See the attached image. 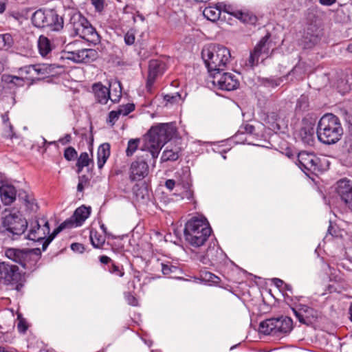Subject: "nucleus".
Segmentation results:
<instances>
[{"mask_svg": "<svg viewBox=\"0 0 352 352\" xmlns=\"http://www.w3.org/2000/svg\"><path fill=\"white\" fill-rule=\"evenodd\" d=\"M177 133L175 124L173 122L160 123L153 126L144 138L142 151H146L155 162L163 146L170 141Z\"/></svg>", "mask_w": 352, "mask_h": 352, "instance_id": "f257e3e1", "label": "nucleus"}, {"mask_svg": "<svg viewBox=\"0 0 352 352\" xmlns=\"http://www.w3.org/2000/svg\"><path fill=\"white\" fill-rule=\"evenodd\" d=\"M201 58L211 77L226 69L227 65L230 62L231 54L225 46L209 45L203 47Z\"/></svg>", "mask_w": 352, "mask_h": 352, "instance_id": "f03ea898", "label": "nucleus"}, {"mask_svg": "<svg viewBox=\"0 0 352 352\" xmlns=\"http://www.w3.org/2000/svg\"><path fill=\"white\" fill-rule=\"evenodd\" d=\"M211 232L212 229L206 218L192 217L185 224L184 236L189 245L199 248L206 243Z\"/></svg>", "mask_w": 352, "mask_h": 352, "instance_id": "7ed1b4c3", "label": "nucleus"}, {"mask_svg": "<svg viewBox=\"0 0 352 352\" xmlns=\"http://www.w3.org/2000/svg\"><path fill=\"white\" fill-rule=\"evenodd\" d=\"M316 133L319 141L325 144H332L340 140L343 129L337 116L326 113L320 119Z\"/></svg>", "mask_w": 352, "mask_h": 352, "instance_id": "20e7f679", "label": "nucleus"}, {"mask_svg": "<svg viewBox=\"0 0 352 352\" xmlns=\"http://www.w3.org/2000/svg\"><path fill=\"white\" fill-rule=\"evenodd\" d=\"M69 15V21L67 26L74 36H79L80 38L94 44L100 42L99 34L88 19L80 12H71Z\"/></svg>", "mask_w": 352, "mask_h": 352, "instance_id": "39448f33", "label": "nucleus"}, {"mask_svg": "<svg viewBox=\"0 0 352 352\" xmlns=\"http://www.w3.org/2000/svg\"><path fill=\"white\" fill-rule=\"evenodd\" d=\"M293 328V321L289 317L272 318L260 322L259 330L266 335L285 336Z\"/></svg>", "mask_w": 352, "mask_h": 352, "instance_id": "423d86ee", "label": "nucleus"}, {"mask_svg": "<svg viewBox=\"0 0 352 352\" xmlns=\"http://www.w3.org/2000/svg\"><path fill=\"white\" fill-rule=\"evenodd\" d=\"M322 34L318 17L314 14L309 13L300 40L301 45L305 49H311L319 43Z\"/></svg>", "mask_w": 352, "mask_h": 352, "instance_id": "0eeeda50", "label": "nucleus"}, {"mask_svg": "<svg viewBox=\"0 0 352 352\" xmlns=\"http://www.w3.org/2000/svg\"><path fill=\"white\" fill-rule=\"evenodd\" d=\"M6 256L14 262L19 263L24 268H29L36 264L41 256L39 248L16 249L8 248L6 250Z\"/></svg>", "mask_w": 352, "mask_h": 352, "instance_id": "6e6552de", "label": "nucleus"}, {"mask_svg": "<svg viewBox=\"0 0 352 352\" xmlns=\"http://www.w3.org/2000/svg\"><path fill=\"white\" fill-rule=\"evenodd\" d=\"M0 282L15 285V289L20 291L23 286L24 278L16 265L2 262L0 263Z\"/></svg>", "mask_w": 352, "mask_h": 352, "instance_id": "1a4fd4ad", "label": "nucleus"}, {"mask_svg": "<svg viewBox=\"0 0 352 352\" xmlns=\"http://www.w3.org/2000/svg\"><path fill=\"white\" fill-rule=\"evenodd\" d=\"M270 38V34H266L256 44L254 50L250 52V57L248 63H246L247 66L253 69L258 65L259 58L261 56H265V58L269 56L270 54V49L272 47Z\"/></svg>", "mask_w": 352, "mask_h": 352, "instance_id": "9d476101", "label": "nucleus"}, {"mask_svg": "<svg viewBox=\"0 0 352 352\" xmlns=\"http://www.w3.org/2000/svg\"><path fill=\"white\" fill-rule=\"evenodd\" d=\"M50 232V224L46 218L35 219L30 222L27 238L34 241H44Z\"/></svg>", "mask_w": 352, "mask_h": 352, "instance_id": "9b49d317", "label": "nucleus"}, {"mask_svg": "<svg viewBox=\"0 0 352 352\" xmlns=\"http://www.w3.org/2000/svg\"><path fill=\"white\" fill-rule=\"evenodd\" d=\"M3 226L13 236H19L24 233L28 227L25 218L16 214H9L3 219Z\"/></svg>", "mask_w": 352, "mask_h": 352, "instance_id": "f8f14e48", "label": "nucleus"}, {"mask_svg": "<svg viewBox=\"0 0 352 352\" xmlns=\"http://www.w3.org/2000/svg\"><path fill=\"white\" fill-rule=\"evenodd\" d=\"M212 83L217 86L219 89L225 91H232L236 89L240 82L236 76L229 72H221L212 76Z\"/></svg>", "mask_w": 352, "mask_h": 352, "instance_id": "ddd939ff", "label": "nucleus"}, {"mask_svg": "<svg viewBox=\"0 0 352 352\" xmlns=\"http://www.w3.org/2000/svg\"><path fill=\"white\" fill-rule=\"evenodd\" d=\"M98 57V52L94 49H81L76 51H64L61 58L73 60L76 63H89L95 60Z\"/></svg>", "mask_w": 352, "mask_h": 352, "instance_id": "4468645a", "label": "nucleus"}, {"mask_svg": "<svg viewBox=\"0 0 352 352\" xmlns=\"http://www.w3.org/2000/svg\"><path fill=\"white\" fill-rule=\"evenodd\" d=\"M292 309L298 321L307 325L316 322L319 316V312L317 310L306 305H296L292 307Z\"/></svg>", "mask_w": 352, "mask_h": 352, "instance_id": "2eb2a0df", "label": "nucleus"}, {"mask_svg": "<svg viewBox=\"0 0 352 352\" xmlns=\"http://www.w3.org/2000/svg\"><path fill=\"white\" fill-rule=\"evenodd\" d=\"M226 255L223 250L217 246H209L206 252L199 256V261L204 265L219 266L226 260Z\"/></svg>", "mask_w": 352, "mask_h": 352, "instance_id": "dca6fc26", "label": "nucleus"}, {"mask_svg": "<svg viewBox=\"0 0 352 352\" xmlns=\"http://www.w3.org/2000/svg\"><path fill=\"white\" fill-rule=\"evenodd\" d=\"M149 172L148 163L143 157H138L133 161L129 168V179L131 182L141 181Z\"/></svg>", "mask_w": 352, "mask_h": 352, "instance_id": "f3484780", "label": "nucleus"}, {"mask_svg": "<svg viewBox=\"0 0 352 352\" xmlns=\"http://www.w3.org/2000/svg\"><path fill=\"white\" fill-rule=\"evenodd\" d=\"M298 166L303 171L314 173L320 170V159L314 153L301 151L298 155Z\"/></svg>", "mask_w": 352, "mask_h": 352, "instance_id": "a211bd4d", "label": "nucleus"}, {"mask_svg": "<svg viewBox=\"0 0 352 352\" xmlns=\"http://www.w3.org/2000/svg\"><path fill=\"white\" fill-rule=\"evenodd\" d=\"M167 69L166 63L159 59H151L148 63V72L146 80L147 89H151L155 80L164 74Z\"/></svg>", "mask_w": 352, "mask_h": 352, "instance_id": "6ab92c4d", "label": "nucleus"}, {"mask_svg": "<svg viewBox=\"0 0 352 352\" xmlns=\"http://www.w3.org/2000/svg\"><path fill=\"white\" fill-rule=\"evenodd\" d=\"M336 192L344 205L352 210V181L340 179L337 182Z\"/></svg>", "mask_w": 352, "mask_h": 352, "instance_id": "aec40b11", "label": "nucleus"}, {"mask_svg": "<svg viewBox=\"0 0 352 352\" xmlns=\"http://www.w3.org/2000/svg\"><path fill=\"white\" fill-rule=\"evenodd\" d=\"M91 208L90 206L87 207L84 205L77 208L74 214L67 219L69 221V226L71 228L81 226L85 220L89 217Z\"/></svg>", "mask_w": 352, "mask_h": 352, "instance_id": "412c9836", "label": "nucleus"}, {"mask_svg": "<svg viewBox=\"0 0 352 352\" xmlns=\"http://www.w3.org/2000/svg\"><path fill=\"white\" fill-rule=\"evenodd\" d=\"M53 10H36L32 16V21L34 26L40 28L49 27L52 24V17Z\"/></svg>", "mask_w": 352, "mask_h": 352, "instance_id": "4be33fe9", "label": "nucleus"}, {"mask_svg": "<svg viewBox=\"0 0 352 352\" xmlns=\"http://www.w3.org/2000/svg\"><path fill=\"white\" fill-rule=\"evenodd\" d=\"M92 91L97 102L106 104L110 99V89L102 82H96L92 85Z\"/></svg>", "mask_w": 352, "mask_h": 352, "instance_id": "5701e85b", "label": "nucleus"}, {"mask_svg": "<svg viewBox=\"0 0 352 352\" xmlns=\"http://www.w3.org/2000/svg\"><path fill=\"white\" fill-rule=\"evenodd\" d=\"M133 199L140 205H145L150 200V193L145 184H135L133 188Z\"/></svg>", "mask_w": 352, "mask_h": 352, "instance_id": "b1692460", "label": "nucleus"}, {"mask_svg": "<svg viewBox=\"0 0 352 352\" xmlns=\"http://www.w3.org/2000/svg\"><path fill=\"white\" fill-rule=\"evenodd\" d=\"M16 190L12 185H2L0 187V197L4 205L11 204L15 199Z\"/></svg>", "mask_w": 352, "mask_h": 352, "instance_id": "393cba45", "label": "nucleus"}, {"mask_svg": "<svg viewBox=\"0 0 352 352\" xmlns=\"http://www.w3.org/2000/svg\"><path fill=\"white\" fill-rule=\"evenodd\" d=\"M110 144L105 142L100 144L97 152V164L99 169L102 168L107 160L110 156Z\"/></svg>", "mask_w": 352, "mask_h": 352, "instance_id": "a878e982", "label": "nucleus"}, {"mask_svg": "<svg viewBox=\"0 0 352 352\" xmlns=\"http://www.w3.org/2000/svg\"><path fill=\"white\" fill-rule=\"evenodd\" d=\"M181 155L182 149L179 146H175L171 148L167 146L162 153L161 161L163 162L168 161L175 162L179 159Z\"/></svg>", "mask_w": 352, "mask_h": 352, "instance_id": "bb28decb", "label": "nucleus"}, {"mask_svg": "<svg viewBox=\"0 0 352 352\" xmlns=\"http://www.w3.org/2000/svg\"><path fill=\"white\" fill-rule=\"evenodd\" d=\"M33 65L35 69V73H36V80L50 75L55 67H60L56 64H36Z\"/></svg>", "mask_w": 352, "mask_h": 352, "instance_id": "cd10ccee", "label": "nucleus"}, {"mask_svg": "<svg viewBox=\"0 0 352 352\" xmlns=\"http://www.w3.org/2000/svg\"><path fill=\"white\" fill-rule=\"evenodd\" d=\"M19 75L21 76L26 81H30L32 83L36 80V73L33 65H25L20 67L18 71Z\"/></svg>", "mask_w": 352, "mask_h": 352, "instance_id": "c85d7f7f", "label": "nucleus"}, {"mask_svg": "<svg viewBox=\"0 0 352 352\" xmlns=\"http://www.w3.org/2000/svg\"><path fill=\"white\" fill-rule=\"evenodd\" d=\"M221 4L217 6H209L204 10L203 14L208 19L211 21H217L221 15Z\"/></svg>", "mask_w": 352, "mask_h": 352, "instance_id": "c756f323", "label": "nucleus"}, {"mask_svg": "<svg viewBox=\"0 0 352 352\" xmlns=\"http://www.w3.org/2000/svg\"><path fill=\"white\" fill-rule=\"evenodd\" d=\"M69 221H67L66 220L60 223L56 229L54 230L52 233L49 234L47 236V239L43 242L42 250L45 251L51 241L55 238V236L63 230L65 228H71L69 226Z\"/></svg>", "mask_w": 352, "mask_h": 352, "instance_id": "7c9ffc66", "label": "nucleus"}, {"mask_svg": "<svg viewBox=\"0 0 352 352\" xmlns=\"http://www.w3.org/2000/svg\"><path fill=\"white\" fill-rule=\"evenodd\" d=\"M38 48L42 56H46L52 51V44L50 39L45 36L41 35L38 40Z\"/></svg>", "mask_w": 352, "mask_h": 352, "instance_id": "2f4dec72", "label": "nucleus"}, {"mask_svg": "<svg viewBox=\"0 0 352 352\" xmlns=\"http://www.w3.org/2000/svg\"><path fill=\"white\" fill-rule=\"evenodd\" d=\"M299 135L305 143L310 144L314 140V129L310 124H307L300 129Z\"/></svg>", "mask_w": 352, "mask_h": 352, "instance_id": "473e14b6", "label": "nucleus"}, {"mask_svg": "<svg viewBox=\"0 0 352 352\" xmlns=\"http://www.w3.org/2000/svg\"><path fill=\"white\" fill-rule=\"evenodd\" d=\"M89 239L95 248H101L105 242V237L94 229L90 230Z\"/></svg>", "mask_w": 352, "mask_h": 352, "instance_id": "72a5a7b5", "label": "nucleus"}, {"mask_svg": "<svg viewBox=\"0 0 352 352\" xmlns=\"http://www.w3.org/2000/svg\"><path fill=\"white\" fill-rule=\"evenodd\" d=\"M234 14L236 18L239 19L245 23L255 24L257 21L256 16L248 12H243L241 10H239V12H235Z\"/></svg>", "mask_w": 352, "mask_h": 352, "instance_id": "f704fd0d", "label": "nucleus"}, {"mask_svg": "<svg viewBox=\"0 0 352 352\" xmlns=\"http://www.w3.org/2000/svg\"><path fill=\"white\" fill-rule=\"evenodd\" d=\"M91 161L87 152H82L77 159L76 166L78 173H80L84 167L89 166Z\"/></svg>", "mask_w": 352, "mask_h": 352, "instance_id": "c9c22d12", "label": "nucleus"}, {"mask_svg": "<svg viewBox=\"0 0 352 352\" xmlns=\"http://www.w3.org/2000/svg\"><path fill=\"white\" fill-rule=\"evenodd\" d=\"M52 24H49V27H51L52 30L59 31L63 28L64 20L62 16H60L57 13L53 10L52 12Z\"/></svg>", "mask_w": 352, "mask_h": 352, "instance_id": "e433bc0d", "label": "nucleus"}, {"mask_svg": "<svg viewBox=\"0 0 352 352\" xmlns=\"http://www.w3.org/2000/svg\"><path fill=\"white\" fill-rule=\"evenodd\" d=\"M105 270H107L111 274H113L119 277H122L124 274L123 266L120 264L116 263L114 261L113 263H111L108 265V267H106Z\"/></svg>", "mask_w": 352, "mask_h": 352, "instance_id": "4c0bfd02", "label": "nucleus"}, {"mask_svg": "<svg viewBox=\"0 0 352 352\" xmlns=\"http://www.w3.org/2000/svg\"><path fill=\"white\" fill-rule=\"evenodd\" d=\"M2 80L7 83L14 84L16 86H23L25 82V80L21 76H12V75H3Z\"/></svg>", "mask_w": 352, "mask_h": 352, "instance_id": "58836bf2", "label": "nucleus"}, {"mask_svg": "<svg viewBox=\"0 0 352 352\" xmlns=\"http://www.w3.org/2000/svg\"><path fill=\"white\" fill-rule=\"evenodd\" d=\"M140 140L139 138L131 139L129 140L127 144V148L126 149V155L128 157L132 156L137 151Z\"/></svg>", "mask_w": 352, "mask_h": 352, "instance_id": "ea45409f", "label": "nucleus"}, {"mask_svg": "<svg viewBox=\"0 0 352 352\" xmlns=\"http://www.w3.org/2000/svg\"><path fill=\"white\" fill-rule=\"evenodd\" d=\"M157 265L160 267L164 275H170L171 274L176 272L178 270L177 267L173 265L170 263H164L157 261Z\"/></svg>", "mask_w": 352, "mask_h": 352, "instance_id": "a19ab883", "label": "nucleus"}, {"mask_svg": "<svg viewBox=\"0 0 352 352\" xmlns=\"http://www.w3.org/2000/svg\"><path fill=\"white\" fill-rule=\"evenodd\" d=\"M309 107V98L307 96L302 95L297 100L296 105V111H305L308 109Z\"/></svg>", "mask_w": 352, "mask_h": 352, "instance_id": "79ce46f5", "label": "nucleus"}, {"mask_svg": "<svg viewBox=\"0 0 352 352\" xmlns=\"http://www.w3.org/2000/svg\"><path fill=\"white\" fill-rule=\"evenodd\" d=\"M2 120L3 122L4 127L8 130L5 131L4 136L7 138L12 139L14 137L13 126L9 122V117L7 113L2 115Z\"/></svg>", "mask_w": 352, "mask_h": 352, "instance_id": "37998d69", "label": "nucleus"}, {"mask_svg": "<svg viewBox=\"0 0 352 352\" xmlns=\"http://www.w3.org/2000/svg\"><path fill=\"white\" fill-rule=\"evenodd\" d=\"M254 131H255L254 126L250 124H244L240 126V129H239L238 133L236 134V137L239 136L240 134H244V133L252 135L254 133Z\"/></svg>", "mask_w": 352, "mask_h": 352, "instance_id": "c03bdc74", "label": "nucleus"}, {"mask_svg": "<svg viewBox=\"0 0 352 352\" xmlns=\"http://www.w3.org/2000/svg\"><path fill=\"white\" fill-rule=\"evenodd\" d=\"M278 118V115L276 112H272L271 113H270L267 116V122L270 123V120L272 121L270 128L273 130H276V129L279 130L280 129V126L276 122Z\"/></svg>", "mask_w": 352, "mask_h": 352, "instance_id": "a18cd8bd", "label": "nucleus"}, {"mask_svg": "<svg viewBox=\"0 0 352 352\" xmlns=\"http://www.w3.org/2000/svg\"><path fill=\"white\" fill-rule=\"evenodd\" d=\"M118 110L120 112L121 115L126 116L135 110V104L133 103H127L124 105H120Z\"/></svg>", "mask_w": 352, "mask_h": 352, "instance_id": "49530a36", "label": "nucleus"}, {"mask_svg": "<svg viewBox=\"0 0 352 352\" xmlns=\"http://www.w3.org/2000/svg\"><path fill=\"white\" fill-rule=\"evenodd\" d=\"M64 157L67 161L74 160L77 157V151L72 146H69L65 149Z\"/></svg>", "mask_w": 352, "mask_h": 352, "instance_id": "de8ad7c7", "label": "nucleus"}, {"mask_svg": "<svg viewBox=\"0 0 352 352\" xmlns=\"http://www.w3.org/2000/svg\"><path fill=\"white\" fill-rule=\"evenodd\" d=\"M120 115V112H119L118 110L110 111L107 118V122L113 126L118 120Z\"/></svg>", "mask_w": 352, "mask_h": 352, "instance_id": "09e8293b", "label": "nucleus"}, {"mask_svg": "<svg viewBox=\"0 0 352 352\" xmlns=\"http://www.w3.org/2000/svg\"><path fill=\"white\" fill-rule=\"evenodd\" d=\"M91 5L94 7L96 12L101 13L104 10L106 4L105 0H90Z\"/></svg>", "mask_w": 352, "mask_h": 352, "instance_id": "8fccbe9b", "label": "nucleus"}, {"mask_svg": "<svg viewBox=\"0 0 352 352\" xmlns=\"http://www.w3.org/2000/svg\"><path fill=\"white\" fill-rule=\"evenodd\" d=\"M124 41L126 45H132L135 41V36L133 31H128L124 36Z\"/></svg>", "mask_w": 352, "mask_h": 352, "instance_id": "3c124183", "label": "nucleus"}, {"mask_svg": "<svg viewBox=\"0 0 352 352\" xmlns=\"http://www.w3.org/2000/svg\"><path fill=\"white\" fill-rule=\"evenodd\" d=\"M204 278L213 284H219L221 280L219 277L209 272L205 273Z\"/></svg>", "mask_w": 352, "mask_h": 352, "instance_id": "603ef678", "label": "nucleus"}, {"mask_svg": "<svg viewBox=\"0 0 352 352\" xmlns=\"http://www.w3.org/2000/svg\"><path fill=\"white\" fill-rule=\"evenodd\" d=\"M4 46L10 47L13 44V38L10 34H4L1 35Z\"/></svg>", "mask_w": 352, "mask_h": 352, "instance_id": "864d4df0", "label": "nucleus"}, {"mask_svg": "<svg viewBox=\"0 0 352 352\" xmlns=\"http://www.w3.org/2000/svg\"><path fill=\"white\" fill-rule=\"evenodd\" d=\"M265 85H268L272 87L278 86L280 84V79H274L272 78H266L263 80Z\"/></svg>", "mask_w": 352, "mask_h": 352, "instance_id": "5fc2aeb1", "label": "nucleus"}, {"mask_svg": "<svg viewBox=\"0 0 352 352\" xmlns=\"http://www.w3.org/2000/svg\"><path fill=\"white\" fill-rule=\"evenodd\" d=\"M223 10L225 12H227L235 17V12H239V10L234 9L230 5H222L221 4V10Z\"/></svg>", "mask_w": 352, "mask_h": 352, "instance_id": "6e6d98bb", "label": "nucleus"}, {"mask_svg": "<svg viewBox=\"0 0 352 352\" xmlns=\"http://www.w3.org/2000/svg\"><path fill=\"white\" fill-rule=\"evenodd\" d=\"M179 95L177 93L175 95L166 94L164 96V99L167 102L174 103L178 100Z\"/></svg>", "mask_w": 352, "mask_h": 352, "instance_id": "4d7b16f0", "label": "nucleus"}, {"mask_svg": "<svg viewBox=\"0 0 352 352\" xmlns=\"http://www.w3.org/2000/svg\"><path fill=\"white\" fill-rule=\"evenodd\" d=\"M71 249L74 252L82 253L85 250V247L82 244L79 243H74L71 245Z\"/></svg>", "mask_w": 352, "mask_h": 352, "instance_id": "13d9d810", "label": "nucleus"}, {"mask_svg": "<svg viewBox=\"0 0 352 352\" xmlns=\"http://www.w3.org/2000/svg\"><path fill=\"white\" fill-rule=\"evenodd\" d=\"M283 292H285V297L287 298H290V296H289V294L287 292H289L290 294H292V287L291 285L287 284L285 283L283 289H280Z\"/></svg>", "mask_w": 352, "mask_h": 352, "instance_id": "bf43d9fd", "label": "nucleus"}, {"mask_svg": "<svg viewBox=\"0 0 352 352\" xmlns=\"http://www.w3.org/2000/svg\"><path fill=\"white\" fill-rule=\"evenodd\" d=\"M99 261L102 264H104L107 265V267H108V265L111 263H113V261L111 259V258H109V256H106V255H102V256H100L99 257Z\"/></svg>", "mask_w": 352, "mask_h": 352, "instance_id": "052dcab7", "label": "nucleus"}, {"mask_svg": "<svg viewBox=\"0 0 352 352\" xmlns=\"http://www.w3.org/2000/svg\"><path fill=\"white\" fill-rule=\"evenodd\" d=\"M17 329L19 332L25 333L28 329V326L25 321L20 320L17 324Z\"/></svg>", "mask_w": 352, "mask_h": 352, "instance_id": "680f3d73", "label": "nucleus"}, {"mask_svg": "<svg viewBox=\"0 0 352 352\" xmlns=\"http://www.w3.org/2000/svg\"><path fill=\"white\" fill-rule=\"evenodd\" d=\"M71 141H72V136L70 134H65L64 137H63L58 140V142L63 145H65L68 143H70Z\"/></svg>", "mask_w": 352, "mask_h": 352, "instance_id": "e2e57ef3", "label": "nucleus"}, {"mask_svg": "<svg viewBox=\"0 0 352 352\" xmlns=\"http://www.w3.org/2000/svg\"><path fill=\"white\" fill-rule=\"evenodd\" d=\"M272 282L275 286L280 289V290L283 289V287L285 284V282L283 280L278 278H273Z\"/></svg>", "mask_w": 352, "mask_h": 352, "instance_id": "0e129e2a", "label": "nucleus"}, {"mask_svg": "<svg viewBox=\"0 0 352 352\" xmlns=\"http://www.w3.org/2000/svg\"><path fill=\"white\" fill-rule=\"evenodd\" d=\"M126 300H127L129 304L131 305L135 306L138 304L137 298L131 294H129L126 296Z\"/></svg>", "mask_w": 352, "mask_h": 352, "instance_id": "69168bd1", "label": "nucleus"}, {"mask_svg": "<svg viewBox=\"0 0 352 352\" xmlns=\"http://www.w3.org/2000/svg\"><path fill=\"white\" fill-rule=\"evenodd\" d=\"M175 186V182L173 179H168L165 182V186L169 190H173Z\"/></svg>", "mask_w": 352, "mask_h": 352, "instance_id": "338daca9", "label": "nucleus"}, {"mask_svg": "<svg viewBox=\"0 0 352 352\" xmlns=\"http://www.w3.org/2000/svg\"><path fill=\"white\" fill-rule=\"evenodd\" d=\"M185 197L189 201L192 200L193 198V191L190 189L186 190L184 195L183 196V198Z\"/></svg>", "mask_w": 352, "mask_h": 352, "instance_id": "774afa93", "label": "nucleus"}]
</instances>
